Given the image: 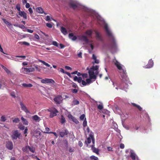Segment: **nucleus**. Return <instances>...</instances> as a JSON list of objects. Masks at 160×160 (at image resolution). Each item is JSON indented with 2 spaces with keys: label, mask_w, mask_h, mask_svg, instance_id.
<instances>
[{
  "label": "nucleus",
  "mask_w": 160,
  "mask_h": 160,
  "mask_svg": "<svg viewBox=\"0 0 160 160\" xmlns=\"http://www.w3.org/2000/svg\"><path fill=\"white\" fill-rule=\"evenodd\" d=\"M115 65L118 69L120 70H122V72H121V77L122 82L121 84H118V82H112L113 85L114 86V85L115 84L120 89H122L127 88L128 86L127 83L129 82V80L127 76V73L126 70L122 68V67L121 66L120 64L117 61H116L115 63Z\"/></svg>",
  "instance_id": "1"
},
{
  "label": "nucleus",
  "mask_w": 160,
  "mask_h": 160,
  "mask_svg": "<svg viewBox=\"0 0 160 160\" xmlns=\"http://www.w3.org/2000/svg\"><path fill=\"white\" fill-rule=\"evenodd\" d=\"M104 28L108 36L111 38L110 49L112 51H116L117 49V46L114 38L112 35V32L109 30L107 24L105 25Z\"/></svg>",
  "instance_id": "2"
},
{
  "label": "nucleus",
  "mask_w": 160,
  "mask_h": 160,
  "mask_svg": "<svg viewBox=\"0 0 160 160\" xmlns=\"http://www.w3.org/2000/svg\"><path fill=\"white\" fill-rule=\"evenodd\" d=\"M91 140L92 141L93 144L90 146L91 148V149L93 152L97 154H99V150L98 148L94 147V143L95 140L94 138L93 133L91 132L89 135V137L85 141V143L87 144V146L89 147L88 144L90 143L91 142Z\"/></svg>",
  "instance_id": "3"
},
{
  "label": "nucleus",
  "mask_w": 160,
  "mask_h": 160,
  "mask_svg": "<svg viewBox=\"0 0 160 160\" xmlns=\"http://www.w3.org/2000/svg\"><path fill=\"white\" fill-rule=\"evenodd\" d=\"M35 68L33 67L28 68L22 67L21 69L22 72L23 74H29L30 72L35 71Z\"/></svg>",
  "instance_id": "4"
},
{
  "label": "nucleus",
  "mask_w": 160,
  "mask_h": 160,
  "mask_svg": "<svg viewBox=\"0 0 160 160\" xmlns=\"http://www.w3.org/2000/svg\"><path fill=\"white\" fill-rule=\"evenodd\" d=\"M63 99L62 96L60 95H57L53 99V100L57 104H60L62 103Z\"/></svg>",
  "instance_id": "5"
},
{
  "label": "nucleus",
  "mask_w": 160,
  "mask_h": 160,
  "mask_svg": "<svg viewBox=\"0 0 160 160\" xmlns=\"http://www.w3.org/2000/svg\"><path fill=\"white\" fill-rule=\"evenodd\" d=\"M19 104L20 106L21 109L26 113H30L29 111L28 110V108L25 104L21 101L19 102Z\"/></svg>",
  "instance_id": "6"
},
{
  "label": "nucleus",
  "mask_w": 160,
  "mask_h": 160,
  "mask_svg": "<svg viewBox=\"0 0 160 160\" xmlns=\"http://www.w3.org/2000/svg\"><path fill=\"white\" fill-rule=\"evenodd\" d=\"M41 82L42 83H55L54 81L52 79L45 78L42 79L41 80Z\"/></svg>",
  "instance_id": "7"
},
{
  "label": "nucleus",
  "mask_w": 160,
  "mask_h": 160,
  "mask_svg": "<svg viewBox=\"0 0 160 160\" xmlns=\"http://www.w3.org/2000/svg\"><path fill=\"white\" fill-rule=\"evenodd\" d=\"M88 73L89 75V78H90V79H93L95 80L96 79L97 75L96 74L95 72H94L93 71L89 70Z\"/></svg>",
  "instance_id": "8"
},
{
  "label": "nucleus",
  "mask_w": 160,
  "mask_h": 160,
  "mask_svg": "<svg viewBox=\"0 0 160 160\" xmlns=\"http://www.w3.org/2000/svg\"><path fill=\"white\" fill-rule=\"evenodd\" d=\"M130 156L132 160H139L138 158L132 150H130Z\"/></svg>",
  "instance_id": "9"
},
{
  "label": "nucleus",
  "mask_w": 160,
  "mask_h": 160,
  "mask_svg": "<svg viewBox=\"0 0 160 160\" xmlns=\"http://www.w3.org/2000/svg\"><path fill=\"white\" fill-rule=\"evenodd\" d=\"M48 111L50 112V117L52 118L54 116L57 115V113L58 112V110L56 108H54V111L48 110Z\"/></svg>",
  "instance_id": "10"
},
{
  "label": "nucleus",
  "mask_w": 160,
  "mask_h": 160,
  "mask_svg": "<svg viewBox=\"0 0 160 160\" xmlns=\"http://www.w3.org/2000/svg\"><path fill=\"white\" fill-rule=\"evenodd\" d=\"M17 131H15L13 132L11 136L12 139H16L18 138H19L20 134H19Z\"/></svg>",
  "instance_id": "11"
},
{
  "label": "nucleus",
  "mask_w": 160,
  "mask_h": 160,
  "mask_svg": "<svg viewBox=\"0 0 160 160\" xmlns=\"http://www.w3.org/2000/svg\"><path fill=\"white\" fill-rule=\"evenodd\" d=\"M99 68V66L98 65H96L95 66H93L91 68H90V70L92 71H95V74L96 75H98L99 73V71H98Z\"/></svg>",
  "instance_id": "12"
},
{
  "label": "nucleus",
  "mask_w": 160,
  "mask_h": 160,
  "mask_svg": "<svg viewBox=\"0 0 160 160\" xmlns=\"http://www.w3.org/2000/svg\"><path fill=\"white\" fill-rule=\"evenodd\" d=\"M68 117L69 119H72V121L76 124H78L79 123L78 120L75 117H73L71 114H69L68 116Z\"/></svg>",
  "instance_id": "13"
},
{
  "label": "nucleus",
  "mask_w": 160,
  "mask_h": 160,
  "mask_svg": "<svg viewBox=\"0 0 160 160\" xmlns=\"http://www.w3.org/2000/svg\"><path fill=\"white\" fill-rule=\"evenodd\" d=\"M153 65V61L151 59L149 60L147 65L145 66L144 67L145 68H150L152 67Z\"/></svg>",
  "instance_id": "14"
},
{
  "label": "nucleus",
  "mask_w": 160,
  "mask_h": 160,
  "mask_svg": "<svg viewBox=\"0 0 160 160\" xmlns=\"http://www.w3.org/2000/svg\"><path fill=\"white\" fill-rule=\"evenodd\" d=\"M6 146L8 149L11 150L13 148V144L12 142L8 141L7 142Z\"/></svg>",
  "instance_id": "15"
},
{
  "label": "nucleus",
  "mask_w": 160,
  "mask_h": 160,
  "mask_svg": "<svg viewBox=\"0 0 160 160\" xmlns=\"http://www.w3.org/2000/svg\"><path fill=\"white\" fill-rule=\"evenodd\" d=\"M18 14L24 18L27 19V13L24 11L18 12Z\"/></svg>",
  "instance_id": "16"
},
{
  "label": "nucleus",
  "mask_w": 160,
  "mask_h": 160,
  "mask_svg": "<svg viewBox=\"0 0 160 160\" xmlns=\"http://www.w3.org/2000/svg\"><path fill=\"white\" fill-rule=\"evenodd\" d=\"M96 36L97 39L101 42H103V39L99 33L97 31L95 32Z\"/></svg>",
  "instance_id": "17"
},
{
  "label": "nucleus",
  "mask_w": 160,
  "mask_h": 160,
  "mask_svg": "<svg viewBox=\"0 0 160 160\" xmlns=\"http://www.w3.org/2000/svg\"><path fill=\"white\" fill-rule=\"evenodd\" d=\"M32 118L33 120L36 122H39L41 120L40 118L37 115H35L32 116Z\"/></svg>",
  "instance_id": "18"
},
{
  "label": "nucleus",
  "mask_w": 160,
  "mask_h": 160,
  "mask_svg": "<svg viewBox=\"0 0 160 160\" xmlns=\"http://www.w3.org/2000/svg\"><path fill=\"white\" fill-rule=\"evenodd\" d=\"M36 11L39 13H44L45 14H47V13L44 12L43 9L41 7L37 8H36Z\"/></svg>",
  "instance_id": "19"
},
{
  "label": "nucleus",
  "mask_w": 160,
  "mask_h": 160,
  "mask_svg": "<svg viewBox=\"0 0 160 160\" xmlns=\"http://www.w3.org/2000/svg\"><path fill=\"white\" fill-rule=\"evenodd\" d=\"M18 128L21 130H28L27 127L25 128V127L21 123H20L18 125Z\"/></svg>",
  "instance_id": "20"
},
{
  "label": "nucleus",
  "mask_w": 160,
  "mask_h": 160,
  "mask_svg": "<svg viewBox=\"0 0 160 160\" xmlns=\"http://www.w3.org/2000/svg\"><path fill=\"white\" fill-rule=\"evenodd\" d=\"M1 66L8 74H12V72H11L7 68L4 67L3 65H1Z\"/></svg>",
  "instance_id": "21"
},
{
  "label": "nucleus",
  "mask_w": 160,
  "mask_h": 160,
  "mask_svg": "<svg viewBox=\"0 0 160 160\" xmlns=\"http://www.w3.org/2000/svg\"><path fill=\"white\" fill-rule=\"evenodd\" d=\"M69 38L72 40L74 41L77 39V37L73 35V33H70L69 34Z\"/></svg>",
  "instance_id": "22"
},
{
  "label": "nucleus",
  "mask_w": 160,
  "mask_h": 160,
  "mask_svg": "<svg viewBox=\"0 0 160 160\" xmlns=\"http://www.w3.org/2000/svg\"><path fill=\"white\" fill-rule=\"evenodd\" d=\"M61 32L65 35L67 34L68 33V32L66 29L63 27H61Z\"/></svg>",
  "instance_id": "23"
},
{
  "label": "nucleus",
  "mask_w": 160,
  "mask_h": 160,
  "mask_svg": "<svg viewBox=\"0 0 160 160\" xmlns=\"http://www.w3.org/2000/svg\"><path fill=\"white\" fill-rule=\"evenodd\" d=\"M21 119L23 123V124L25 125H28V122L27 119L24 118L23 117H22Z\"/></svg>",
  "instance_id": "24"
},
{
  "label": "nucleus",
  "mask_w": 160,
  "mask_h": 160,
  "mask_svg": "<svg viewBox=\"0 0 160 160\" xmlns=\"http://www.w3.org/2000/svg\"><path fill=\"white\" fill-rule=\"evenodd\" d=\"M2 20H3V22L5 23L8 26H11L12 25L10 22H9L8 21H7L6 19L2 18Z\"/></svg>",
  "instance_id": "25"
},
{
  "label": "nucleus",
  "mask_w": 160,
  "mask_h": 160,
  "mask_svg": "<svg viewBox=\"0 0 160 160\" xmlns=\"http://www.w3.org/2000/svg\"><path fill=\"white\" fill-rule=\"evenodd\" d=\"M118 126L116 123L113 122L112 123L111 126V128L114 129V130H117L118 129Z\"/></svg>",
  "instance_id": "26"
},
{
  "label": "nucleus",
  "mask_w": 160,
  "mask_h": 160,
  "mask_svg": "<svg viewBox=\"0 0 160 160\" xmlns=\"http://www.w3.org/2000/svg\"><path fill=\"white\" fill-rule=\"evenodd\" d=\"M79 104V102L75 99L72 101V105L75 106L78 105Z\"/></svg>",
  "instance_id": "27"
},
{
  "label": "nucleus",
  "mask_w": 160,
  "mask_h": 160,
  "mask_svg": "<svg viewBox=\"0 0 160 160\" xmlns=\"http://www.w3.org/2000/svg\"><path fill=\"white\" fill-rule=\"evenodd\" d=\"M132 104L134 107L137 108L140 111H142V108L140 106L134 103H132Z\"/></svg>",
  "instance_id": "28"
},
{
  "label": "nucleus",
  "mask_w": 160,
  "mask_h": 160,
  "mask_svg": "<svg viewBox=\"0 0 160 160\" xmlns=\"http://www.w3.org/2000/svg\"><path fill=\"white\" fill-rule=\"evenodd\" d=\"M66 120L65 118L63 116V115H61V118H60V122L61 124H64L66 122Z\"/></svg>",
  "instance_id": "29"
},
{
  "label": "nucleus",
  "mask_w": 160,
  "mask_h": 160,
  "mask_svg": "<svg viewBox=\"0 0 160 160\" xmlns=\"http://www.w3.org/2000/svg\"><path fill=\"white\" fill-rule=\"evenodd\" d=\"M22 86L24 87H32L33 85L31 83L29 84H26V83H23L22 84Z\"/></svg>",
  "instance_id": "30"
},
{
  "label": "nucleus",
  "mask_w": 160,
  "mask_h": 160,
  "mask_svg": "<svg viewBox=\"0 0 160 160\" xmlns=\"http://www.w3.org/2000/svg\"><path fill=\"white\" fill-rule=\"evenodd\" d=\"M29 146H26L22 148V150L24 152H29Z\"/></svg>",
  "instance_id": "31"
},
{
  "label": "nucleus",
  "mask_w": 160,
  "mask_h": 160,
  "mask_svg": "<svg viewBox=\"0 0 160 160\" xmlns=\"http://www.w3.org/2000/svg\"><path fill=\"white\" fill-rule=\"evenodd\" d=\"M80 38L81 40H82L86 42H88V39L85 36L82 35L81 36Z\"/></svg>",
  "instance_id": "32"
},
{
  "label": "nucleus",
  "mask_w": 160,
  "mask_h": 160,
  "mask_svg": "<svg viewBox=\"0 0 160 160\" xmlns=\"http://www.w3.org/2000/svg\"><path fill=\"white\" fill-rule=\"evenodd\" d=\"M70 6L74 9H75L77 7V4L73 3H70Z\"/></svg>",
  "instance_id": "33"
},
{
  "label": "nucleus",
  "mask_w": 160,
  "mask_h": 160,
  "mask_svg": "<svg viewBox=\"0 0 160 160\" xmlns=\"http://www.w3.org/2000/svg\"><path fill=\"white\" fill-rule=\"evenodd\" d=\"M52 20H53L55 21H56L55 19H53L52 18H50V17L49 16H46V21H51Z\"/></svg>",
  "instance_id": "34"
},
{
  "label": "nucleus",
  "mask_w": 160,
  "mask_h": 160,
  "mask_svg": "<svg viewBox=\"0 0 160 160\" xmlns=\"http://www.w3.org/2000/svg\"><path fill=\"white\" fill-rule=\"evenodd\" d=\"M66 131H65V132H60V135L61 137H63L64 136L67 134V133L66 132Z\"/></svg>",
  "instance_id": "35"
},
{
  "label": "nucleus",
  "mask_w": 160,
  "mask_h": 160,
  "mask_svg": "<svg viewBox=\"0 0 160 160\" xmlns=\"http://www.w3.org/2000/svg\"><path fill=\"white\" fill-rule=\"evenodd\" d=\"M40 62H42L44 65L46 66H47L48 67H49L50 66V65L48 63L45 62H44L43 61H42L41 60H40Z\"/></svg>",
  "instance_id": "36"
},
{
  "label": "nucleus",
  "mask_w": 160,
  "mask_h": 160,
  "mask_svg": "<svg viewBox=\"0 0 160 160\" xmlns=\"http://www.w3.org/2000/svg\"><path fill=\"white\" fill-rule=\"evenodd\" d=\"M92 33V31L90 30H87L86 32V34L89 36H91Z\"/></svg>",
  "instance_id": "37"
},
{
  "label": "nucleus",
  "mask_w": 160,
  "mask_h": 160,
  "mask_svg": "<svg viewBox=\"0 0 160 160\" xmlns=\"http://www.w3.org/2000/svg\"><path fill=\"white\" fill-rule=\"evenodd\" d=\"M29 150L30 151L32 152H34L35 150V149L33 147H30L29 146Z\"/></svg>",
  "instance_id": "38"
},
{
  "label": "nucleus",
  "mask_w": 160,
  "mask_h": 160,
  "mask_svg": "<svg viewBox=\"0 0 160 160\" xmlns=\"http://www.w3.org/2000/svg\"><path fill=\"white\" fill-rule=\"evenodd\" d=\"M52 23H47L46 24V25L47 27H48L49 28H52L53 26Z\"/></svg>",
  "instance_id": "39"
},
{
  "label": "nucleus",
  "mask_w": 160,
  "mask_h": 160,
  "mask_svg": "<svg viewBox=\"0 0 160 160\" xmlns=\"http://www.w3.org/2000/svg\"><path fill=\"white\" fill-rule=\"evenodd\" d=\"M19 118H15L12 120L13 122L15 123H17L18 122H19Z\"/></svg>",
  "instance_id": "40"
},
{
  "label": "nucleus",
  "mask_w": 160,
  "mask_h": 160,
  "mask_svg": "<svg viewBox=\"0 0 160 160\" xmlns=\"http://www.w3.org/2000/svg\"><path fill=\"white\" fill-rule=\"evenodd\" d=\"M90 158L92 160H98V158L94 156H91Z\"/></svg>",
  "instance_id": "41"
},
{
  "label": "nucleus",
  "mask_w": 160,
  "mask_h": 160,
  "mask_svg": "<svg viewBox=\"0 0 160 160\" xmlns=\"http://www.w3.org/2000/svg\"><path fill=\"white\" fill-rule=\"evenodd\" d=\"M16 8L17 9V10L18 11V12H21L20 9L21 7L20 5L19 4H17L16 5Z\"/></svg>",
  "instance_id": "42"
},
{
  "label": "nucleus",
  "mask_w": 160,
  "mask_h": 160,
  "mask_svg": "<svg viewBox=\"0 0 160 160\" xmlns=\"http://www.w3.org/2000/svg\"><path fill=\"white\" fill-rule=\"evenodd\" d=\"M6 120V117L4 116H2L1 117V121L2 122H4Z\"/></svg>",
  "instance_id": "43"
},
{
  "label": "nucleus",
  "mask_w": 160,
  "mask_h": 160,
  "mask_svg": "<svg viewBox=\"0 0 160 160\" xmlns=\"http://www.w3.org/2000/svg\"><path fill=\"white\" fill-rule=\"evenodd\" d=\"M87 125V121H86V118H85L83 122V127H85Z\"/></svg>",
  "instance_id": "44"
},
{
  "label": "nucleus",
  "mask_w": 160,
  "mask_h": 160,
  "mask_svg": "<svg viewBox=\"0 0 160 160\" xmlns=\"http://www.w3.org/2000/svg\"><path fill=\"white\" fill-rule=\"evenodd\" d=\"M52 44L54 46H55L57 47H58V45L57 42L56 41H53L52 42Z\"/></svg>",
  "instance_id": "45"
},
{
  "label": "nucleus",
  "mask_w": 160,
  "mask_h": 160,
  "mask_svg": "<svg viewBox=\"0 0 160 160\" xmlns=\"http://www.w3.org/2000/svg\"><path fill=\"white\" fill-rule=\"evenodd\" d=\"M85 117V115L84 114H82L80 117V119L81 120H83Z\"/></svg>",
  "instance_id": "46"
},
{
  "label": "nucleus",
  "mask_w": 160,
  "mask_h": 160,
  "mask_svg": "<svg viewBox=\"0 0 160 160\" xmlns=\"http://www.w3.org/2000/svg\"><path fill=\"white\" fill-rule=\"evenodd\" d=\"M98 108L99 110H102L103 108V106L101 104H99L98 106Z\"/></svg>",
  "instance_id": "47"
},
{
  "label": "nucleus",
  "mask_w": 160,
  "mask_h": 160,
  "mask_svg": "<svg viewBox=\"0 0 160 160\" xmlns=\"http://www.w3.org/2000/svg\"><path fill=\"white\" fill-rule=\"evenodd\" d=\"M90 79V78H88L86 79V81L87 82V83H90L92 82L91 79Z\"/></svg>",
  "instance_id": "48"
},
{
  "label": "nucleus",
  "mask_w": 160,
  "mask_h": 160,
  "mask_svg": "<svg viewBox=\"0 0 160 160\" xmlns=\"http://www.w3.org/2000/svg\"><path fill=\"white\" fill-rule=\"evenodd\" d=\"M72 91L73 93H76L78 92V90L76 89H72Z\"/></svg>",
  "instance_id": "49"
},
{
  "label": "nucleus",
  "mask_w": 160,
  "mask_h": 160,
  "mask_svg": "<svg viewBox=\"0 0 160 160\" xmlns=\"http://www.w3.org/2000/svg\"><path fill=\"white\" fill-rule=\"evenodd\" d=\"M82 78L81 77H79L77 81L78 83H80L82 82Z\"/></svg>",
  "instance_id": "50"
},
{
  "label": "nucleus",
  "mask_w": 160,
  "mask_h": 160,
  "mask_svg": "<svg viewBox=\"0 0 160 160\" xmlns=\"http://www.w3.org/2000/svg\"><path fill=\"white\" fill-rule=\"evenodd\" d=\"M82 76L84 78H87L88 77V74L87 73H82Z\"/></svg>",
  "instance_id": "51"
},
{
  "label": "nucleus",
  "mask_w": 160,
  "mask_h": 160,
  "mask_svg": "<svg viewBox=\"0 0 160 160\" xmlns=\"http://www.w3.org/2000/svg\"><path fill=\"white\" fill-rule=\"evenodd\" d=\"M22 43L23 45H25L26 46H29L30 45L29 43L26 42H22Z\"/></svg>",
  "instance_id": "52"
},
{
  "label": "nucleus",
  "mask_w": 160,
  "mask_h": 160,
  "mask_svg": "<svg viewBox=\"0 0 160 160\" xmlns=\"http://www.w3.org/2000/svg\"><path fill=\"white\" fill-rule=\"evenodd\" d=\"M94 62H93L92 63L94 64L95 63L98 64L99 63V61L97 59L94 60Z\"/></svg>",
  "instance_id": "53"
},
{
  "label": "nucleus",
  "mask_w": 160,
  "mask_h": 160,
  "mask_svg": "<svg viewBox=\"0 0 160 160\" xmlns=\"http://www.w3.org/2000/svg\"><path fill=\"white\" fill-rule=\"evenodd\" d=\"M44 132L45 133H53L54 134V135L55 136H56V137H57V134L55 132Z\"/></svg>",
  "instance_id": "54"
},
{
  "label": "nucleus",
  "mask_w": 160,
  "mask_h": 160,
  "mask_svg": "<svg viewBox=\"0 0 160 160\" xmlns=\"http://www.w3.org/2000/svg\"><path fill=\"white\" fill-rule=\"evenodd\" d=\"M34 37L37 39H39V36L37 34H35Z\"/></svg>",
  "instance_id": "55"
},
{
  "label": "nucleus",
  "mask_w": 160,
  "mask_h": 160,
  "mask_svg": "<svg viewBox=\"0 0 160 160\" xmlns=\"http://www.w3.org/2000/svg\"><path fill=\"white\" fill-rule=\"evenodd\" d=\"M28 10L30 14H32L33 13V11L32 10V8H29Z\"/></svg>",
  "instance_id": "56"
},
{
  "label": "nucleus",
  "mask_w": 160,
  "mask_h": 160,
  "mask_svg": "<svg viewBox=\"0 0 160 160\" xmlns=\"http://www.w3.org/2000/svg\"><path fill=\"white\" fill-rule=\"evenodd\" d=\"M17 58H26V57L25 56H15Z\"/></svg>",
  "instance_id": "57"
},
{
  "label": "nucleus",
  "mask_w": 160,
  "mask_h": 160,
  "mask_svg": "<svg viewBox=\"0 0 160 160\" xmlns=\"http://www.w3.org/2000/svg\"><path fill=\"white\" fill-rule=\"evenodd\" d=\"M120 148L122 149H123L124 148V145L123 143H121L120 146Z\"/></svg>",
  "instance_id": "58"
},
{
  "label": "nucleus",
  "mask_w": 160,
  "mask_h": 160,
  "mask_svg": "<svg viewBox=\"0 0 160 160\" xmlns=\"http://www.w3.org/2000/svg\"><path fill=\"white\" fill-rule=\"evenodd\" d=\"M82 85L84 86H85L87 84V82L83 80H82Z\"/></svg>",
  "instance_id": "59"
},
{
  "label": "nucleus",
  "mask_w": 160,
  "mask_h": 160,
  "mask_svg": "<svg viewBox=\"0 0 160 160\" xmlns=\"http://www.w3.org/2000/svg\"><path fill=\"white\" fill-rule=\"evenodd\" d=\"M78 56L79 58H82V53L80 52L78 54Z\"/></svg>",
  "instance_id": "60"
},
{
  "label": "nucleus",
  "mask_w": 160,
  "mask_h": 160,
  "mask_svg": "<svg viewBox=\"0 0 160 160\" xmlns=\"http://www.w3.org/2000/svg\"><path fill=\"white\" fill-rule=\"evenodd\" d=\"M63 96L64 99H65L69 98V96L67 95H63Z\"/></svg>",
  "instance_id": "61"
},
{
  "label": "nucleus",
  "mask_w": 160,
  "mask_h": 160,
  "mask_svg": "<svg viewBox=\"0 0 160 160\" xmlns=\"http://www.w3.org/2000/svg\"><path fill=\"white\" fill-rule=\"evenodd\" d=\"M25 6H26V8H29V7L30 6V5L29 3H26Z\"/></svg>",
  "instance_id": "62"
},
{
  "label": "nucleus",
  "mask_w": 160,
  "mask_h": 160,
  "mask_svg": "<svg viewBox=\"0 0 160 160\" xmlns=\"http://www.w3.org/2000/svg\"><path fill=\"white\" fill-rule=\"evenodd\" d=\"M92 58L94 60L97 59V57L94 54H93L92 55Z\"/></svg>",
  "instance_id": "63"
},
{
  "label": "nucleus",
  "mask_w": 160,
  "mask_h": 160,
  "mask_svg": "<svg viewBox=\"0 0 160 160\" xmlns=\"http://www.w3.org/2000/svg\"><path fill=\"white\" fill-rule=\"evenodd\" d=\"M27 31L31 33H32L33 32V30H30L29 29H28L27 30Z\"/></svg>",
  "instance_id": "64"
}]
</instances>
